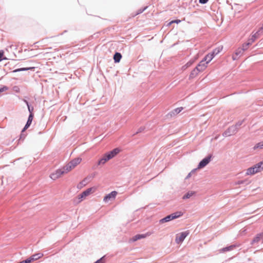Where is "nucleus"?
I'll return each instance as SVG.
<instances>
[{"instance_id":"obj_1","label":"nucleus","mask_w":263,"mask_h":263,"mask_svg":"<svg viewBox=\"0 0 263 263\" xmlns=\"http://www.w3.org/2000/svg\"><path fill=\"white\" fill-rule=\"evenodd\" d=\"M262 170L263 160L247 168L246 170V174L247 175H253L261 172Z\"/></svg>"},{"instance_id":"obj_2","label":"nucleus","mask_w":263,"mask_h":263,"mask_svg":"<svg viewBox=\"0 0 263 263\" xmlns=\"http://www.w3.org/2000/svg\"><path fill=\"white\" fill-rule=\"evenodd\" d=\"M81 160L82 159L79 157L72 159L65 166V169L67 171H70L79 164Z\"/></svg>"},{"instance_id":"obj_3","label":"nucleus","mask_w":263,"mask_h":263,"mask_svg":"<svg viewBox=\"0 0 263 263\" xmlns=\"http://www.w3.org/2000/svg\"><path fill=\"white\" fill-rule=\"evenodd\" d=\"M261 33H262L258 30L256 33L252 34L248 39V41L243 44V47L247 48L248 49L249 47L256 40V39L259 37Z\"/></svg>"},{"instance_id":"obj_4","label":"nucleus","mask_w":263,"mask_h":263,"mask_svg":"<svg viewBox=\"0 0 263 263\" xmlns=\"http://www.w3.org/2000/svg\"><path fill=\"white\" fill-rule=\"evenodd\" d=\"M221 50L222 48H220L219 47L214 49L212 52L209 53L203 58L204 60L207 61V63H209L216 55L218 54L221 51Z\"/></svg>"},{"instance_id":"obj_5","label":"nucleus","mask_w":263,"mask_h":263,"mask_svg":"<svg viewBox=\"0 0 263 263\" xmlns=\"http://www.w3.org/2000/svg\"><path fill=\"white\" fill-rule=\"evenodd\" d=\"M189 231H185L177 234L175 238V242L179 244L184 241L185 238L189 235Z\"/></svg>"},{"instance_id":"obj_6","label":"nucleus","mask_w":263,"mask_h":263,"mask_svg":"<svg viewBox=\"0 0 263 263\" xmlns=\"http://www.w3.org/2000/svg\"><path fill=\"white\" fill-rule=\"evenodd\" d=\"M68 172L69 171H67L65 169L64 166L62 168L57 170L55 173L51 174L50 177L52 180H55L59 178L62 175Z\"/></svg>"},{"instance_id":"obj_7","label":"nucleus","mask_w":263,"mask_h":263,"mask_svg":"<svg viewBox=\"0 0 263 263\" xmlns=\"http://www.w3.org/2000/svg\"><path fill=\"white\" fill-rule=\"evenodd\" d=\"M212 155H209L202 159L198 163L197 168L200 169L206 166L212 160Z\"/></svg>"},{"instance_id":"obj_8","label":"nucleus","mask_w":263,"mask_h":263,"mask_svg":"<svg viewBox=\"0 0 263 263\" xmlns=\"http://www.w3.org/2000/svg\"><path fill=\"white\" fill-rule=\"evenodd\" d=\"M237 132L236 127L233 125L228 128L222 134V136L224 137H229L231 135H235Z\"/></svg>"},{"instance_id":"obj_9","label":"nucleus","mask_w":263,"mask_h":263,"mask_svg":"<svg viewBox=\"0 0 263 263\" xmlns=\"http://www.w3.org/2000/svg\"><path fill=\"white\" fill-rule=\"evenodd\" d=\"M93 188L89 187L85 191L82 192L78 195V202H81L84 198H85L87 196L89 195L92 192Z\"/></svg>"},{"instance_id":"obj_10","label":"nucleus","mask_w":263,"mask_h":263,"mask_svg":"<svg viewBox=\"0 0 263 263\" xmlns=\"http://www.w3.org/2000/svg\"><path fill=\"white\" fill-rule=\"evenodd\" d=\"M118 192L116 191H113L109 194L106 195L103 198V201L105 202H107L109 200H113L115 199Z\"/></svg>"},{"instance_id":"obj_11","label":"nucleus","mask_w":263,"mask_h":263,"mask_svg":"<svg viewBox=\"0 0 263 263\" xmlns=\"http://www.w3.org/2000/svg\"><path fill=\"white\" fill-rule=\"evenodd\" d=\"M209 63H207V61H206L205 60H204V59L203 58L198 64V65L196 66V68H197L199 70H200V71L201 72V71H203V70H204V69L206 68V67H207V64H208Z\"/></svg>"},{"instance_id":"obj_12","label":"nucleus","mask_w":263,"mask_h":263,"mask_svg":"<svg viewBox=\"0 0 263 263\" xmlns=\"http://www.w3.org/2000/svg\"><path fill=\"white\" fill-rule=\"evenodd\" d=\"M120 152V149L119 148H115L110 152L105 153L108 156L109 159H111L116 156Z\"/></svg>"},{"instance_id":"obj_13","label":"nucleus","mask_w":263,"mask_h":263,"mask_svg":"<svg viewBox=\"0 0 263 263\" xmlns=\"http://www.w3.org/2000/svg\"><path fill=\"white\" fill-rule=\"evenodd\" d=\"M237 246L236 244H233L229 246H227L226 247H224L221 249L219 250L220 253H224L226 252L230 251L232 250H233L234 248H235Z\"/></svg>"},{"instance_id":"obj_14","label":"nucleus","mask_w":263,"mask_h":263,"mask_svg":"<svg viewBox=\"0 0 263 263\" xmlns=\"http://www.w3.org/2000/svg\"><path fill=\"white\" fill-rule=\"evenodd\" d=\"M150 234L148 233L146 234H139L135 235L132 237V241H136L138 240L144 238L146 236H149Z\"/></svg>"},{"instance_id":"obj_15","label":"nucleus","mask_w":263,"mask_h":263,"mask_svg":"<svg viewBox=\"0 0 263 263\" xmlns=\"http://www.w3.org/2000/svg\"><path fill=\"white\" fill-rule=\"evenodd\" d=\"M183 109V108L182 107L176 108L170 111L168 115H170L171 117L175 116L180 113Z\"/></svg>"},{"instance_id":"obj_16","label":"nucleus","mask_w":263,"mask_h":263,"mask_svg":"<svg viewBox=\"0 0 263 263\" xmlns=\"http://www.w3.org/2000/svg\"><path fill=\"white\" fill-rule=\"evenodd\" d=\"M261 233L257 234L253 238V239L251 240L250 244L251 245H254L255 243H258V242L261 241Z\"/></svg>"},{"instance_id":"obj_17","label":"nucleus","mask_w":263,"mask_h":263,"mask_svg":"<svg viewBox=\"0 0 263 263\" xmlns=\"http://www.w3.org/2000/svg\"><path fill=\"white\" fill-rule=\"evenodd\" d=\"M196 193L195 191H189L182 196V198L183 200L189 199L192 196L196 195Z\"/></svg>"},{"instance_id":"obj_18","label":"nucleus","mask_w":263,"mask_h":263,"mask_svg":"<svg viewBox=\"0 0 263 263\" xmlns=\"http://www.w3.org/2000/svg\"><path fill=\"white\" fill-rule=\"evenodd\" d=\"M34 69H35V67L20 68H17V69L13 70L12 71V72L15 73V72H20V71H27L29 70H34Z\"/></svg>"},{"instance_id":"obj_19","label":"nucleus","mask_w":263,"mask_h":263,"mask_svg":"<svg viewBox=\"0 0 263 263\" xmlns=\"http://www.w3.org/2000/svg\"><path fill=\"white\" fill-rule=\"evenodd\" d=\"M122 57V55L120 52H116L113 57L114 62L115 63H118L120 62Z\"/></svg>"},{"instance_id":"obj_20","label":"nucleus","mask_w":263,"mask_h":263,"mask_svg":"<svg viewBox=\"0 0 263 263\" xmlns=\"http://www.w3.org/2000/svg\"><path fill=\"white\" fill-rule=\"evenodd\" d=\"M172 220H173V219H172L171 215L170 214V215L166 216L164 218L160 219L159 221V223L162 224V223H164L165 222L171 221Z\"/></svg>"},{"instance_id":"obj_21","label":"nucleus","mask_w":263,"mask_h":263,"mask_svg":"<svg viewBox=\"0 0 263 263\" xmlns=\"http://www.w3.org/2000/svg\"><path fill=\"white\" fill-rule=\"evenodd\" d=\"M201 72L200 70H199L197 68L195 67L194 69L192 70L189 76V79H192L196 77L198 73Z\"/></svg>"},{"instance_id":"obj_22","label":"nucleus","mask_w":263,"mask_h":263,"mask_svg":"<svg viewBox=\"0 0 263 263\" xmlns=\"http://www.w3.org/2000/svg\"><path fill=\"white\" fill-rule=\"evenodd\" d=\"M110 159L108 157V156L106 155V154H105L102 158H101L98 162V165H101V164H105L107 161L109 160Z\"/></svg>"},{"instance_id":"obj_23","label":"nucleus","mask_w":263,"mask_h":263,"mask_svg":"<svg viewBox=\"0 0 263 263\" xmlns=\"http://www.w3.org/2000/svg\"><path fill=\"white\" fill-rule=\"evenodd\" d=\"M248 49L247 48L243 47V44L242 45L241 48H238L235 51V54L237 57H240L241 55L242 54L244 51L247 50Z\"/></svg>"},{"instance_id":"obj_24","label":"nucleus","mask_w":263,"mask_h":263,"mask_svg":"<svg viewBox=\"0 0 263 263\" xmlns=\"http://www.w3.org/2000/svg\"><path fill=\"white\" fill-rule=\"evenodd\" d=\"M183 213L181 211H177L171 214L173 220L178 218L183 215Z\"/></svg>"},{"instance_id":"obj_25","label":"nucleus","mask_w":263,"mask_h":263,"mask_svg":"<svg viewBox=\"0 0 263 263\" xmlns=\"http://www.w3.org/2000/svg\"><path fill=\"white\" fill-rule=\"evenodd\" d=\"M194 62V61L193 60H190L189 62H187L184 65H183L182 67V69L183 70H185L186 69H187V68H189V67H190L193 64V63Z\"/></svg>"},{"instance_id":"obj_26","label":"nucleus","mask_w":263,"mask_h":263,"mask_svg":"<svg viewBox=\"0 0 263 263\" xmlns=\"http://www.w3.org/2000/svg\"><path fill=\"white\" fill-rule=\"evenodd\" d=\"M33 117H34V116H31V115H29L28 116L27 122H26V123L25 124V125L26 126H27L28 127H30V126L31 125V124L32 123Z\"/></svg>"},{"instance_id":"obj_27","label":"nucleus","mask_w":263,"mask_h":263,"mask_svg":"<svg viewBox=\"0 0 263 263\" xmlns=\"http://www.w3.org/2000/svg\"><path fill=\"white\" fill-rule=\"evenodd\" d=\"M250 183V181L248 180L245 179V180H238L236 182V184L237 185H240V184H245L247 185L249 184Z\"/></svg>"},{"instance_id":"obj_28","label":"nucleus","mask_w":263,"mask_h":263,"mask_svg":"<svg viewBox=\"0 0 263 263\" xmlns=\"http://www.w3.org/2000/svg\"><path fill=\"white\" fill-rule=\"evenodd\" d=\"M27 106L28 110L29 112V115H31V116H34V114H33L34 107L31 105V104Z\"/></svg>"},{"instance_id":"obj_29","label":"nucleus","mask_w":263,"mask_h":263,"mask_svg":"<svg viewBox=\"0 0 263 263\" xmlns=\"http://www.w3.org/2000/svg\"><path fill=\"white\" fill-rule=\"evenodd\" d=\"M148 8V6H145L143 8L139 9L137 11L135 15H137L138 14H140L142 13L143 12H144L145 10H146Z\"/></svg>"},{"instance_id":"obj_30","label":"nucleus","mask_w":263,"mask_h":263,"mask_svg":"<svg viewBox=\"0 0 263 263\" xmlns=\"http://www.w3.org/2000/svg\"><path fill=\"white\" fill-rule=\"evenodd\" d=\"M244 121H245L244 119L239 121L237 122H236L235 125H233V126H235V127H236V129H237V131H238L239 127H240V126L243 124Z\"/></svg>"},{"instance_id":"obj_31","label":"nucleus","mask_w":263,"mask_h":263,"mask_svg":"<svg viewBox=\"0 0 263 263\" xmlns=\"http://www.w3.org/2000/svg\"><path fill=\"white\" fill-rule=\"evenodd\" d=\"M258 148H263V141L257 143L253 147L254 149H256Z\"/></svg>"},{"instance_id":"obj_32","label":"nucleus","mask_w":263,"mask_h":263,"mask_svg":"<svg viewBox=\"0 0 263 263\" xmlns=\"http://www.w3.org/2000/svg\"><path fill=\"white\" fill-rule=\"evenodd\" d=\"M105 255L103 256L102 257L96 260L93 263H105Z\"/></svg>"},{"instance_id":"obj_33","label":"nucleus","mask_w":263,"mask_h":263,"mask_svg":"<svg viewBox=\"0 0 263 263\" xmlns=\"http://www.w3.org/2000/svg\"><path fill=\"white\" fill-rule=\"evenodd\" d=\"M145 129V128L144 126H141L138 129L137 131L133 135V136L139 133H142Z\"/></svg>"},{"instance_id":"obj_34","label":"nucleus","mask_w":263,"mask_h":263,"mask_svg":"<svg viewBox=\"0 0 263 263\" xmlns=\"http://www.w3.org/2000/svg\"><path fill=\"white\" fill-rule=\"evenodd\" d=\"M9 88L7 86H3L2 87H0V93L8 90Z\"/></svg>"},{"instance_id":"obj_35","label":"nucleus","mask_w":263,"mask_h":263,"mask_svg":"<svg viewBox=\"0 0 263 263\" xmlns=\"http://www.w3.org/2000/svg\"><path fill=\"white\" fill-rule=\"evenodd\" d=\"M7 58L4 57V51L3 50H0V62L3 60H6Z\"/></svg>"},{"instance_id":"obj_36","label":"nucleus","mask_w":263,"mask_h":263,"mask_svg":"<svg viewBox=\"0 0 263 263\" xmlns=\"http://www.w3.org/2000/svg\"><path fill=\"white\" fill-rule=\"evenodd\" d=\"M26 135L25 134H24L23 133H21L20 135V139L19 140H24L25 138L26 137Z\"/></svg>"},{"instance_id":"obj_37","label":"nucleus","mask_w":263,"mask_h":263,"mask_svg":"<svg viewBox=\"0 0 263 263\" xmlns=\"http://www.w3.org/2000/svg\"><path fill=\"white\" fill-rule=\"evenodd\" d=\"M199 3L201 4H205L208 3L209 0H198Z\"/></svg>"},{"instance_id":"obj_38","label":"nucleus","mask_w":263,"mask_h":263,"mask_svg":"<svg viewBox=\"0 0 263 263\" xmlns=\"http://www.w3.org/2000/svg\"><path fill=\"white\" fill-rule=\"evenodd\" d=\"M181 22V20H179V19H176V20H172V23H176V24H179Z\"/></svg>"},{"instance_id":"obj_39","label":"nucleus","mask_w":263,"mask_h":263,"mask_svg":"<svg viewBox=\"0 0 263 263\" xmlns=\"http://www.w3.org/2000/svg\"><path fill=\"white\" fill-rule=\"evenodd\" d=\"M8 48H10L11 49H14V50H16L17 47L16 45H10L8 47Z\"/></svg>"},{"instance_id":"obj_40","label":"nucleus","mask_w":263,"mask_h":263,"mask_svg":"<svg viewBox=\"0 0 263 263\" xmlns=\"http://www.w3.org/2000/svg\"><path fill=\"white\" fill-rule=\"evenodd\" d=\"M22 101L26 104V105L27 106L29 105V104H30V103L26 99V98H24L22 99Z\"/></svg>"},{"instance_id":"obj_41","label":"nucleus","mask_w":263,"mask_h":263,"mask_svg":"<svg viewBox=\"0 0 263 263\" xmlns=\"http://www.w3.org/2000/svg\"><path fill=\"white\" fill-rule=\"evenodd\" d=\"M29 127L26 126V125H25V126L24 127V128L22 129V131H21V133H23L25 132L26 131V130L27 129H28Z\"/></svg>"},{"instance_id":"obj_42","label":"nucleus","mask_w":263,"mask_h":263,"mask_svg":"<svg viewBox=\"0 0 263 263\" xmlns=\"http://www.w3.org/2000/svg\"><path fill=\"white\" fill-rule=\"evenodd\" d=\"M232 58H233V60H237V59H238L239 57H237V56L236 55V54H235V55H233V57H232Z\"/></svg>"},{"instance_id":"obj_43","label":"nucleus","mask_w":263,"mask_h":263,"mask_svg":"<svg viewBox=\"0 0 263 263\" xmlns=\"http://www.w3.org/2000/svg\"><path fill=\"white\" fill-rule=\"evenodd\" d=\"M192 173L190 172L188 174V175L186 176V177H185V179H187L188 178H189L190 177H191V175H192Z\"/></svg>"},{"instance_id":"obj_44","label":"nucleus","mask_w":263,"mask_h":263,"mask_svg":"<svg viewBox=\"0 0 263 263\" xmlns=\"http://www.w3.org/2000/svg\"><path fill=\"white\" fill-rule=\"evenodd\" d=\"M261 33L263 31V24H262V26L259 28L258 29Z\"/></svg>"},{"instance_id":"obj_45","label":"nucleus","mask_w":263,"mask_h":263,"mask_svg":"<svg viewBox=\"0 0 263 263\" xmlns=\"http://www.w3.org/2000/svg\"><path fill=\"white\" fill-rule=\"evenodd\" d=\"M172 24H173V23H172V21H171V22H170L169 23H168L166 24V26H170Z\"/></svg>"},{"instance_id":"obj_46","label":"nucleus","mask_w":263,"mask_h":263,"mask_svg":"<svg viewBox=\"0 0 263 263\" xmlns=\"http://www.w3.org/2000/svg\"><path fill=\"white\" fill-rule=\"evenodd\" d=\"M197 169H198L197 168H194V169H193V170L191 172V173L192 174L194 173L196 171V170H197Z\"/></svg>"},{"instance_id":"obj_47","label":"nucleus","mask_w":263,"mask_h":263,"mask_svg":"<svg viewBox=\"0 0 263 263\" xmlns=\"http://www.w3.org/2000/svg\"><path fill=\"white\" fill-rule=\"evenodd\" d=\"M197 169H198L197 168H194V169H193V170L191 172V173L192 174L194 173L196 171V170H197Z\"/></svg>"},{"instance_id":"obj_48","label":"nucleus","mask_w":263,"mask_h":263,"mask_svg":"<svg viewBox=\"0 0 263 263\" xmlns=\"http://www.w3.org/2000/svg\"><path fill=\"white\" fill-rule=\"evenodd\" d=\"M261 234L262 235H261V241L262 243H263V232H261Z\"/></svg>"},{"instance_id":"obj_49","label":"nucleus","mask_w":263,"mask_h":263,"mask_svg":"<svg viewBox=\"0 0 263 263\" xmlns=\"http://www.w3.org/2000/svg\"><path fill=\"white\" fill-rule=\"evenodd\" d=\"M227 261H226L225 262H223L222 263H226Z\"/></svg>"}]
</instances>
